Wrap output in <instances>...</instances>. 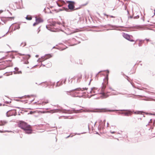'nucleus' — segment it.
Here are the masks:
<instances>
[{
  "mask_svg": "<svg viewBox=\"0 0 155 155\" xmlns=\"http://www.w3.org/2000/svg\"><path fill=\"white\" fill-rule=\"evenodd\" d=\"M18 127L24 130L27 134H31L32 132V128L31 126L23 121H20L18 124Z\"/></svg>",
  "mask_w": 155,
  "mask_h": 155,
  "instance_id": "obj_1",
  "label": "nucleus"
},
{
  "mask_svg": "<svg viewBox=\"0 0 155 155\" xmlns=\"http://www.w3.org/2000/svg\"><path fill=\"white\" fill-rule=\"evenodd\" d=\"M12 27L14 31L19 29L20 28L19 25L17 23L13 24Z\"/></svg>",
  "mask_w": 155,
  "mask_h": 155,
  "instance_id": "obj_7",
  "label": "nucleus"
},
{
  "mask_svg": "<svg viewBox=\"0 0 155 155\" xmlns=\"http://www.w3.org/2000/svg\"><path fill=\"white\" fill-rule=\"evenodd\" d=\"M49 65L48 66H46V67H50L51 66V62H49L48 63Z\"/></svg>",
  "mask_w": 155,
  "mask_h": 155,
  "instance_id": "obj_17",
  "label": "nucleus"
},
{
  "mask_svg": "<svg viewBox=\"0 0 155 155\" xmlns=\"http://www.w3.org/2000/svg\"><path fill=\"white\" fill-rule=\"evenodd\" d=\"M48 111H31L30 112V114H35V113H45L48 112Z\"/></svg>",
  "mask_w": 155,
  "mask_h": 155,
  "instance_id": "obj_9",
  "label": "nucleus"
},
{
  "mask_svg": "<svg viewBox=\"0 0 155 155\" xmlns=\"http://www.w3.org/2000/svg\"><path fill=\"white\" fill-rule=\"evenodd\" d=\"M107 72L108 73H109V71H107Z\"/></svg>",
  "mask_w": 155,
  "mask_h": 155,
  "instance_id": "obj_24",
  "label": "nucleus"
},
{
  "mask_svg": "<svg viewBox=\"0 0 155 155\" xmlns=\"http://www.w3.org/2000/svg\"><path fill=\"white\" fill-rule=\"evenodd\" d=\"M64 4V1H62L61 2V4H59V3L57 2V4L58 6L61 7Z\"/></svg>",
  "mask_w": 155,
  "mask_h": 155,
  "instance_id": "obj_10",
  "label": "nucleus"
},
{
  "mask_svg": "<svg viewBox=\"0 0 155 155\" xmlns=\"http://www.w3.org/2000/svg\"><path fill=\"white\" fill-rule=\"evenodd\" d=\"M82 78V76L81 75H80L79 76H78V81H80V80H79V79H80Z\"/></svg>",
  "mask_w": 155,
  "mask_h": 155,
  "instance_id": "obj_16",
  "label": "nucleus"
},
{
  "mask_svg": "<svg viewBox=\"0 0 155 155\" xmlns=\"http://www.w3.org/2000/svg\"><path fill=\"white\" fill-rule=\"evenodd\" d=\"M124 114L125 115L128 116L130 114V112L126 111L124 112Z\"/></svg>",
  "mask_w": 155,
  "mask_h": 155,
  "instance_id": "obj_14",
  "label": "nucleus"
},
{
  "mask_svg": "<svg viewBox=\"0 0 155 155\" xmlns=\"http://www.w3.org/2000/svg\"><path fill=\"white\" fill-rule=\"evenodd\" d=\"M67 3L68 4V7L70 10H73L74 8L75 2L71 1H67Z\"/></svg>",
  "mask_w": 155,
  "mask_h": 155,
  "instance_id": "obj_5",
  "label": "nucleus"
},
{
  "mask_svg": "<svg viewBox=\"0 0 155 155\" xmlns=\"http://www.w3.org/2000/svg\"><path fill=\"white\" fill-rule=\"evenodd\" d=\"M138 134H140V135H141V132H140V131H139V132H138Z\"/></svg>",
  "mask_w": 155,
  "mask_h": 155,
  "instance_id": "obj_22",
  "label": "nucleus"
},
{
  "mask_svg": "<svg viewBox=\"0 0 155 155\" xmlns=\"http://www.w3.org/2000/svg\"><path fill=\"white\" fill-rule=\"evenodd\" d=\"M36 22L33 24V25L35 26L39 23L42 22L43 21L42 19L40 17H35Z\"/></svg>",
  "mask_w": 155,
  "mask_h": 155,
  "instance_id": "obj_6",
  "label": "nucleus"
},
{
  "mask_svg": "<svg viewBox=\"0 0 155 155\" xmlns=\"http://www.w3.org/2000/svg\"><path fill=\"white\" fill-rule=\"evenodd\" d=\"M48 103V101H46L45 102H43L42 103H40V104L42 105H45V104H47Z\"/></svg>",
  "mask_w": 155,
  "mask_h": 155,
  "instance_id": "obj_11",
  "label": "nucleus"
},
{
  "mask_svg": "<svg viewBox=\"0 0 155 155\" xmlns=\"http://www.w3.org/2000/svg\"><path fill=\"white\" fill-rule=\"evenodd\" d=\"M0 132H1V131H0Z\"/></svg>",
  "mask_w": 155,
  "mask_h": 155,
  "instance_id": "obj_25",
  "label": "nucleus"
},
{
  "mask_svg": "<svg viewBox=\"0 0 155 155\" xmlns=\"http://www.w3.org/2000/svg\"><path fill=\"white\" fill-rule=\"evenodd\" d=\"M108 74H107V76L106 78V79L107 80V82L106 84L105 83H103V86L101 88V91L102 93H101L102 96L101 97L103 98H106L107 97H108L109 96V95L107 94H105L104 93V91L106 87V84H107L108 82Z\"/></svg>",
  "mask_w": 155,
  "mask_h": 155,
  "instance_id": "obj_2",
  "label": "nucleus"
},
{
  "mask_svg": "<svg viewBox=\"0 0 155 155\" xmlns=\"http://www.w3.org/2000/svg\"><path fill=\"white\" fill-rule=\"evenodd\" d=\"M87 88H85V89L86 90H87ZM84 90V88H83V89H81L80 88H78L74 90H71L70 91H66V93L69 95L70 94V93H73L74 92H75V93H77V94H79L80 93L79 91H83Z\"/></svg>",
  "mask_w": 155,
  "mask_h": 155,
  "instance_id": "obj_3",
  "label": "nucleus"
},
{
  "mask_svg": "<svg viewBox=\"0 0 155 155\" xmlns=\"http://www.w3.org/2000/svg\"><path fill=\"white\" fill-rule=\"evenodd\" d=\"M48 57V58H50L51 57V55L50 54H48L46 56V57Z\"/></svg>",
  "mask_w": 155,
  "mask_h": 155,
  "instance_id": "obj_18",
  "label": "nucleus"
},
{
  "mask_svg": "<svg viewBox=\"0 0 155 155\" xmlns=\"http://www.w3.org/2000/svg\"><path fill=\"white\" fill-rule=\"evenodd\" d=\"M93 89H92V90L90 91V92L91 93H92V92H93Z\"/></svg>",
  "mask_w": 155,
  "mask_h": 155,
  "instance_id": "obj_23",
  "label": "nucleus"
},
{
  "mask_svg": "<svg viewBox=\"0 0 155 155\" xmlns=\"http://www.w3.org/2000/svg\"><path fill=\"white\" fill-rule=\"evenodd\" d=\"M122 36L124 38L130 41L133 42L134 41V40L132 39L133 37L132 35L125 33H123L122 34Z\"/></svg>",
  "mask_w": 155,
  "mask_h": 155,
  "instance_id": "obj_4",
  "label": "nucleus"
},
{
  "mask_svg": "<svg viewBox=\"0 0 155 155\" xmlns=\"http://www.w3.org/2000/svg\"><path fill=\"white\" fill-rule=\"evenodd\" d=\"M143 43V41L142 40H140L139 43V46H141L142 44Z\"/></svg>",
  "mask_w": 155,
  "mask_h": 155,
  "instance_id": "obj_13",
  "label": "nucleus"
},
{
  "mask_svg": "<svg viewBox=\"0 0 155 155\" xmlns=\"http://www.w3.org/2000/svg\"><path fill=\"white\" fill-rule=\"evenodd\" d=\"M8 18L11 19H13L14 18V17H10Z\"/></svg>",
  "mask_w": 155,
  "mask_h": 155,
  "instance_id": "obj_19",
  "label": "nucleus"
},
{
  "mask_svg": "<svg viewBox=\"0 0 155 155\" xmlns=\"http://www.w3.org/2000/svg\"><path fill=\"white\" fill-rule=\"evenodd\" d=\"M15 111L14 110H11L7 112V115L8 117L12 116L14 115Z\"/></svg>",
  "mask_w": 155,
  "mask_h": 155,
  "instance_id": "obj_8",
  "label": "nucleus"
},
{
  "mask_svg": "<svg viewBox=\"0 0 155 155\" xmlns=\"http://www.w3.org/2000/svg\"><path fill=\"white\" fill-rule=\"evenodd\" d=\"M110 132L111 134H114V133H116L115 132V131H110Z\"/></svg>",
  "mask_w": 155,
  "mask_h": 155,
  "instance_id": "obj_20",
  "label": "nucleus"
},
{
  "mask_svg": "<svg viewBox=\"0 0 155 155\" xmlns=\"http://www.w3.org/2000/svg\"><path fill=\"white\" fill-rule=\"evenodd\" d=\"M145 40L147 41H150V40L149 39H146Z\"/></svg>",
  "mask_w": 155,
  "mask_h": 155,
  "instance_id": "obj_21",
  "label": "nucleus"
},
{
  "mask_svg": "<svg viewBox=\"0 0 155 155\" xmlns=\"http://www.w3.org/2000/svg\"><path fill=\"white\" fill-rule=\"evenodd\" d=\"M26 18L27 20H30L32 19L31 17L30 16H27Z\"/></svg>",
  "mask_w": 155,
  "mask_h": 155,
  "instance_id": "obj_12",
  "label": "nucleus"
},
{
  "mask_svg": "<svg viewBox=\"0 0 155 155\" xmlns=\"http://www.w3.org/2000/svg\"><path fill=\"white\" fill-rule=\"evenodd\" d=\"M143 112L140 111H137L135 112V114H142V113H143Z\"/></svg>",
  "mask_w": 155,
  "mask_h": 155,
  "instance_id": "obj_15",
  "label": "nucleus"
}]
</instances>
